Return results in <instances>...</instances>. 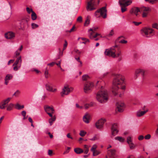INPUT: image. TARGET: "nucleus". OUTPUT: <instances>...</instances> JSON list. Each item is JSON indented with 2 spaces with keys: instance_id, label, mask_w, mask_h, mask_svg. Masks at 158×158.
Listing matches in <instances>:
<instances>
[{
  "instance_id": "nucleus-1",
  "label": "nucleus",
  "mask_w": 158,
  "mask_h": 158,
  "mask_svg": "<svg viewBox=\"0 0 158 158\" xmlns=\"http://www.w3.org/2000/svg\"><path fill=\"white\" fill-rule=\"evenodd\" d=\"M124 80V77L120 74L114 76L112 86V92L114 96L119 94V97H121L123 94L126 89Z\"/></svg>"
},
{
  "instance_id": "nucleus-2",
  "label": "nucleus",
  "mask_w": 158,
  "mask_h": 158,
  "mask_svg": "<svg viewBox=\"0 0 158 158\" xmlns=\"http://www.w3.org/2000/svg\"><path fill=\"white\" fill-rule=\"evenodd\" d=\"M121 52L119 47L116 45L112 47L106 49L104 52L105 55L109 57L115 58L118 57L121 54Z\"/></svg>"
},
{
  "instance_id": "nucleus-3",
  "label": "nucleus",
  "mask_w": 158,
  "mask_h": 158,
  "mask_svg": "<svg viewBox=\"0 0 158 158\" xmlns=\"http://www.w3.org/2000/svg\"><path fill=\"white\" fill-rule=\"evenodd\" d=\"M97 100L101 103L106 102L108 99V94L106 90L99 91L96 95Z\"/></svg>"
},
{
  "instance_id": "nucleus-4",
  "label": "nucleus",
  "mask_w": 158,
  "mask_h": 158,
  "mask_svg": "<svg viewBox=\"0 0 158 158\" xmlns=\"http://www.w3.org/2000/svg\"><path fill=\"white\" fill-rule=\"evenodd\" d=\"M44 109L45 112L51 117L49 119V122L51 126L52 124V123L55 121L56 117L55 116H53L52 114L54 113V110L52 106H49L48 105L45 106L44 107Z\"/></svg>"
},
{
  "instance_id": "nucleus-5",
  "label": "nucleus",
  "mask_w": 158,
  "mask_h": 158,
  "mask_svg": "<svg viewBox=\"0 0 158 158\" xmlns=\"http://www.w3.org/2000/svg\"><path fill=\"white\" fill-rule=\"evenodd\" d=\"M99 2V0H91L87 4V9L88 11L96 9L95 7Z\"/></svg>"
},
{
  "instance_id": "nucleus-6",
  "label": "nucleus",
  "mask_w": 158,
  "mask_h": 158,
  "mask_svg": "<svg viewBox=\"0 0 158 158\" xmlns=\"http://www.w3.org/2000/svg\"><path fill=\"white\" fill-rule=\"evenodd\" d=\"M106 11V7H103L97 10L96 11L95 14L97 17H99L100 16H98V14L100 13V16H102L104 19H105L107 17Z\"/></svg>"
},
{
  "instance_id": "nucleus-7",
  "label": "nucleus",
  "mask_w": 158,
  "mask_h": 158,
  "mask_svg": "<svg viewBox=\"0 0 158 158\" xmlns=\"http://www.w3.org/2000/svg\"><path fill=\"white\" fill-rule=\"evenodd\" d=\"M22 62V60L21 56H20L15 61L13 64L14 66L13 69L15 71H17L18 70L21 66Z\"/></svg>"
},
{
  "instance_id": "nucleus-8",
  "label": "nucleus",
  "mask_w": 158,
  "mask_h": 158,
  "mask_svg": "<svg viewBox=\"0 0 158 158\" xmlns=\"http://www.w3.org/2000/svg\"><path fill=\"white\" fill-rule=\"evenodd\" d=\"M151 11V9L148 7L142 6L140 8V11L143 12L142 17L143 18L147 17L149 12Z\"/></svg>"
},
{
  "instance_id": "nucleus-9",
  "label": "nucleus",
  "mask_w": 158,
  "mask_h": 158,
  "mask_svg": "<svg viewBox=\"0 0 158 158\" xmlns=\"http://www.w3.org/2000/svg\"><path fill=\"white\" fill-rule=\"evenodd\" d=\"M28 20V19L27 18L22 19L21 20L20 23V29L23 30L27 27L28 26L27 22Z\"/></svg>"
},
{
  "instance_id": "nucleus-10",
  "label": "nucleus",
  "mask_w": 158,
  "mask_h": 158,
  "mask_svg": "<svg viewBox=\"0 0 158 158\" xmlns=\"http://www.w3.org/2000/svg\"><path fill=\"white\" fill-rule=\"evenodd\" d=\"M142 31L144 33L147 37H150L151 35H153L152 34L154 33V30L150 28H144L142 30Z\"/></svg>"
},
{
  "instance_id": "nucleus-11",
  "label": "nucleus",
  "mask_w": 158,
  "mask_h": 158,
  "mask_svg": "<svg viewBox=\"0 0 158 158\" xmlns=\"http://www.w3.org/2000/svg\"><path fill=\"white\" fill-rule=\"evenodd\" d=\"M106 120L105 119H101L98 120L95 123L96 128L98 129L102 128Z\"/></svg>"
},
{
  "instance_id": "nucleus-12",
  "label": "nucleus",
  "mask_w": 158,
  "mask_h": 158,
  "mask_svg": "<svg viewBox=\"0 0 158 158\" xmlns=\"http://www.w3.org/2000/svg\"><path fill=\"white\" fill-rule=\"evenodd\" d=\"M94 86L92 82H87L85 84L84 87V91L85 93H88V91L91 90Z\"/></svg>"
},
{
  "instance_id": "nucleus-13",
  "label": "nucleus",
  "mask_w": 158,
  "mask_h": 158,
  "mask_svg": "<svg viewBox=\"0 0 158 158\" xmlns=\"http://www.w3.org/2000/svg\"><path fill=\"white\" fill-rule=\"evenodd\" d=\"M70 92V89L68 86H64L62 89V91L60 93L61 97H64V95H68Z\"/></svg>"
},
{
  "instance_id": "nucleus-14",
  "label": "nucleus",
  "mask_w": 158,
  "mask_h": 158,
  "mask_svg": "<svg viewBox=\"0 0 158 158\" xmlns=\"http://www.w3.org/2000/svg\"><path fill=\"white\" fill-rule=\"evenodd\" d=\"M11 99V98H8L2 101L0 104V108L2 109H4L6 107L5 105L10 102Z\"/></svg>"
},
{
  "instance_id": "nucleus-15",
  "label": "nucleus",
  "mask_w": 158,
  "mask_h": 158,
  "mask_svg": "<svg viewBox=\"0 0 158 158\" xmlns=\"http://www.w3.org/2000/svg\"><path fill=\"white\" fill-rule=\"evenodd\" d=\"M118 126L117 124H113L111 127L112 135L113 136H115L117 134L118 130Z\"/></svg>"
},
{
  "instance_id": "nucleus-16",
  "label": "nucleus",
  "mask_w": 158,
  "mask_h": 158,
  "mask_svg": "<svg viewBox=\"0 0 158 158\" xmlns=\"http://www.w3.org/2000/svg\"><path fill=\"white\" fill-rule=\"evenodd\" d=\"M140 12V9L138 7H134L132 8L130 11L131 14H134L136 16L138 15V13Z\"/></svg>"
},
{
  "instance_id": "nucleus-17",
  "label": "nucleus",
  "mask_w": 158,
  "mask_h": 158,
  "mask_svg": "<svg viewBox=\"0 0 158 158\" xmlns=\"http://www.w3.org/2000/svg\"><path fill=\"white\" fill-rule=\"evenodd\" d=\"M141 74L143 76L145 75V71L143 69H137L135 70V77L136 78L138 76L139 74Z\"/></svg>"
},
{
  "instance_id": "nucleus-18",
  "label": "nucleus",
  "mask_w": 158,
  "mask_h": 158,
  "mask_svg": "<svg viewBox=\"0 0 158 158\" xmlns=\"http://www.w3.org/2000/svg\"><path fill=\"white\" fill-rule=\"evenodd\" d=\"M116 105L118 109V111L119 112H122L123 110V107L124 106V103L122 102H118Z\"/></svg>"
},
{
  "instance_id": "nucleus-19",
  "label": "nucleus",
  "mask_w": 158,
  "mask_h": 158,
  "mask_svg": "<svg viewBox=\"0 0 158 158\" xmlns=\"http://www.w3.org/2000/svg\"><path fill=\"white\" fill-rule=\"evenodd\" d=\"M89 37L91 39H93L94 38H95L98 36H100V38H102V36L101 34L97 33H93V32H90L89 34Z\"/></svg>"
},
{
  "instance_id": "nucleus-20",
  "label": "nucleus",
  "mask_w": 158,
  "mask_h": 158,
  "mask_svg": "<svg viewBox=\"0 0 158 158\" xmlns=\"http://www.w3.org/2000/svg\"><path fill=\"white\" fill-rule=\"evenodd\" d=\"M5 37L7 39H11L15 36V34L12 32H9L5 34Z\"/></svg>"
},
{
  "instance_id": "nucleus-21",
  "label": "nucleus",
  "mask_w": 158,
  "mask_h": 158,
  "mask_svg": "<svg viewBox=\"0 0 158 158\" xmlns=\"http://www.w3.org/2000/svg\"><path fill=\"white\" fill-rule=\"evenodd\" d=\"M13 76L11 74H7L5 78V84L7 85L10 80H11Z\"/></svg>"
},
{
  "instance_id": "nucleus-22",
  "label": "nucleus",
  "mask_w": 158,
  "mask_h": 158,
  "mask_svg": "<svg viewBox=\"0 0 158 158\" xmlns=\"http://www.w3.org/2000/svg\"><path fill=\"white\" fill-rule=\"evenodd\" d=\"M116 151L114 149H110L108 151L107 154L110 157L114 156L115 155Z\"/></svg>"
},
{
  "instance_id": "nucleus-23",
  "label": "nucleus",
  "mask_w": 158,
  "mask_h": 158,
  "mask_svg": "<svg viewBox=\"0 0 158 158\" xmlns=\"http://www.w3.org/2000/svg\"><path fill=\"white\" fill-rule=\"evenodd\" d=\"M45 87L46 90L51 92H55L57 91V89H53L52 87L50 86L48 84H47L45 85Z\"/></svg>"
},
{
  "instance_id": "nucleus-24",
  "label": "nucleus",
  "mask_w": 158,
  "mask_h": 158,
  "mask_svg": "<svg viewBox=\"0 0 158 158\" xmlns=\"http://www.w3.org/2000/svg\"><path fill=\"white\" fill-rule=\"evenodd\" d=\"M148 109H147L146 110L141 111L139 110L137 112L136 115L138 117H141L143 115L145 114L148 111Z\"/></svg>"
},
{
  "instance_id": "nucleus-25",
  "label": "nucleus",
  "mask_w": 158,
  "mask_h": 158,
  "mask_svg": "<svg viewBox=\"0 0 158 158\" xmlns=\"http://www.w3.org/2000/svg\"><path fill=\"white\" fill-rule=\"evenodd\" d=\"M132 3V1L131 0H127L125 2L123 3H120V6H123L124 7L127 6L131 4Z\"/></svg>"
},
{
  "instance_id": "nucleus-26",
  "label": "nucleus",
  "mask_w": 158,
  "mask_h": 158,
  "mask_svg": "<svg viewBox=\"0 0 158 158\" xmlns=\"http://www.w3.org/2000/svg\"><path fill=\"white\" fill-rule=\"evenodd\" d=\"M74 152L77 154H80L83 153L84 151L80 148H76L74 149Z\"/></svg>"
},
{
  "instance_id": "nucleus-27",
  "label": "nucleus",
  "mask_w": 158,
  "mask_h": 158,
  "mask_svg": "<svg viewBox=\"0 0 158 158\" xmlns=\"http://www.w3.org/2000/svg\"><path fill=\"white\" fill-rule=\"evenodd\" d=\"M89 115L88 114H85L83 117V120L85 123H89Z\"/></svg>"
},
{
  "instance_id": "nucleus-28",
  "label": "nucleus",
  "mask_w": 158,
  "mask_h": 158,
  "mask_svg": "<svg viewBox=\"0 0 158 158\" xmlns=\"http://www.w3.org/2000/svg\"><path fill=\"white\" fill-rule=\"evenodd\" d=\"M90 23V17L89 16H87L85 22L84 23V25L85 26H87Z\"/></svg>"
},
{
  "instance_id": "nucleus-29",
  "label": "nucleus",
  "mask_w": 158,
  "mask_h": 158,
  "mask_svg": "<svg viewBox=\"0 0 158 158\" xmlns=\"http://www.w3.org/2000/svg\"><path fill=\"white\" fill-rule=\"evenodd\" d=\"M98 27H93L92 28H91L89 29L88 30V32H89H89H93V33H95L94 31H96L97 29H98Z\"/></svg>"
},
{
  "instance_id": "nucleus-30",
  "label": "nucleus",
  "mask_w": 158,
  "mask_h": 158,
  "mask_svg": "<svg viewBox=\"0 0 158 158\" xmlns=\"http://www.w3.org/2000/svg\"><path fill=\"white\" fill-rule=\"evenodd\" d=\"M75 53H77L78 55H80L81 53V52L78 49L75 48L73 51L72 52L71 54H73Z\"/></svg>"
},
{
  "instance_id": "nucleus-31",
  "label": "nucleus",
  "mask_w": 158,
  "mask_h": 158,
  "mask_svg": "<svg viewBox=\"0 0 158 158\" xmlns=\"http://www.w3.org/2000/svg\"><path fill=\"white\" fill-rule=\"evenodd\" d=\"M84 153L85 154L88 153L89 151V148L88 146L86 145H84Z\"/></svg>"
},
{
  "instance_id": "nucleus-32",
  "label": "nucleus",
  "mask_w": 158,
  "mask_h": 158,
  "mask_svg": "<svg viewBox=\"0 0 158 158\" xmlns=\"http://www.w3.org/2000/svg\"><path fill=\"white\" fill-rule=\"evenodd\" d=\"M15 108L18 110H20L24 108L23 105H20L19 104L17 103L15 105Z\"/></svg>"
},
{
  "instance_id": "nucleus-33",
  "label": "nucleus",
  "mask_w": 158,
  "mask_h": 158,
  "mask_svg": "<svg viewBox=\"0 0 158 158\" xmlns=\"http://www.w3.org/2000/svg\"><path fill=\"white\" fill-rule=\"evenodd\" d=\"M31 18L33 20H35L37 18L36 15L34 12H32V13H31Z\"/></svg>"
},
{
  "instance_id": "nucleus-34",
  "label": "nucleus",
  "mask_w": 158,
  "mask_h": 158,
  "mask_svg": "<svg viewBox=\"0 0 158 158\" xmlns=\"http://www.w3.org/2000/svg\"><path fill=\"white\" fill-rule=\"evenodd\" d=\"M14 104H13L11 103H10L7 108V110L8 111L11 110Z\"/></svg>"
},
{
  "instance_id": "nucleus-35",
  "label": "nucleus",
  "mask_w": 158,
  "mask_h": 158,
  "mask_svg": "<svg viewBox=\"0 0 158 158\" xmlns=\"http://www.w3.org/2000/svg\"><path fill=\"white\" fill-rule=\"evenodd\" d=\"M115 139L116 140H118L120 142H123L124 141V139L121 137L118 136L115 137Z\"/></svg>"
},
{
  "instance_id": "nucleus-36",
  "label": "nucleus",
  "mask_w": 158,
  "mask_h": 158,
  "mask_svg": "<svg viewBox=\"0 0 158 158\" xmlns=\"http://www.w3.org/2000/svg\"><path fill=\"white\" fill-rule=\"evenodd\" d=\"M44 75L45 77L46 78H48V70L47 68H46L45 71L44 72Z\"/></svg>"
},
{
  "instance_id": "nucleus-37",
  "label": "nucleus",
  "mask_w": 158,
  "mask_h": 158,
  "mask_svg": "<svg viewBox=\"0 0 158 158\" xmlns=\"http://www.w3.org/2000/svg\"><path fill=\"white\" fill-rule=\"evenodd\" d=\"M89 78V76L88 75L85 74L82 76V79L83 81L86 80Z\"/></svg>"
},
{
  "instance_id": "nucleus-38",
  "label": "nucleus",
  "mask_w": 158,
  "mask_h": 158,
  "mask_svg": "<svg viewBox=\"0 0 158 158\" xmlns=\"http://www.w3.org/2000/svg\"><path fill=\"white\" fill-rule=\"evenodd\" d=\"M32 29H35L39 27V25L35 23H32L31 25Z\"/></svg>"
},
{
  "instance_id": "nucleus-39",
  "label": "nucleus",
  "mask_w": 158,
  "mask_h": 158,
  "mask_svg": "<svg viewBox=\"0 0 158 158\" xmlns=\"http://www.w3.org/2000/svg\"><path fill=\"white\" fill-rule=\"evenodd\" d=\"M26 10H27V13L28 14H30L31 12V13H32V12H34V11H33L32 9L28 7H27L26 8Z\"/></svg>"
},
{
  "instance_id": "nucleus-40",
  "label": "nucleus",
  "mask_w": 158,
  "mask_h": 158,
  "mask_svg": "<svg viewBox=\"0 0 158 158\" xmlns=\"http://www.w3.org/2000/svg\"><path fill=\"white\" fill-rule=\"evenodd\" d=\"M129 144L131 149H133L135 148V146L132 142L129 143Z\"/></svg>"
},
{
  "instance_id": "nucleus-41",
  "label": "nucleus",
  "mask_w": 158,
  "mask_h": 158,
  "mask_svg": "<svg viewBox=\"0 0 158 158\" xmlns=\"http://www.w3.org/2000/svg\"><path fill=\"white\" fill-rule=\"evenodd\" d=\"M97 146L96 144H95L94 145L93 147H92L91 149V151L92 152L94 151H95V150H96L95 149L97 148Z\"/></svg>"
},
{
  "instance_id": "nucleus-42",
  "label": "nucleus",
  "mask_w": 158,
  "mask_h": 158,
  "mask_svg": "<svg viewBox=\"0 0 158 158\" xmlns=\"http://www.w3.org/2000/svg\"><path fill=\"white\" fill-rule=\"evenodd\" d=\"M86 134V132H85L83 131H81L80 132V135L81 136L83 137Z\"/></svg>"
},
{
  "instance_id": "nucleus-43",
  "label": "nucleus",
  "mask_w": 158,
  "mask_h": 158,
  "mask_svg": "<svg viewBox=\"0 0 158 158\" xmlns=\"http://www.w3.org/2000/svg\"><path fill=\"white\" fill-rule=\"evenodd\" d=\"M121 7V11L122 12H124L127 10V8L125 7H124L123 6H120Z\"/></svg>"
},
{
  "instance_id": "nucleus-44",
  "label": "nucleus",
  "mask_w": 158,
  "mask_h": 158,
  "mask_svg": "<svg viewBox=\"0 0 158 158\" xmlns=\"http://www.w3.org/2000/svg\"><path fill=\"white\" fill-rule=\"evenodd\" d=\"M64 42H65V43L64 45L63 50H65L66 49V48L68 45V43L66 40H65Z\"/></svg>"
},
{
  "instance_id": "nucleus-45",
  "label": "nucleus",
  "mask_w": 158,
  "mask_h": 158,
  "mask_svg": "<svg viewBox=\"0 0 158 158\" xmlns=\"http://www.w3.org/2000/svg\"><path fill=\"white\" fill-rule=\"evenodd\" d=\"M70 148H71L70 147H68L67 148V149L64 152L63 154H65L68 153L69 152V150L70 149Z\"/></svg>"
},
{
  "instance_id": "nucleus-46",
  "label": "nucleus",
  "mask_w": 158,
  "mask_h": 158,
  "mask_svg": "<svg viewBox=\"0 0 158 158\" xmlns=\"http://www.w3.org/2000/svg\"><path fill=\"white\" fill-rule=\"evenodd\" d=\"M93 152V155L94 156H96L98 155V154H99V152H98L97 151L95 150Z\"/></svg>"
},
{
  "instance_id": "nucleus-47",
  "label": "nucleus",
  "mask_w": 158,
  "mask_h": 158,
  "mask_svg": "<svg viewBox=\"0 0 158 158\" xmlns=\"http://www.w3.org/2000/svg\"><path fill=\"white\" fill-rule=\"evenodd\" d=\"M127 142L129 144L131 143H132V140L131 138L130 137H128L127 138Z\"/></svg>"
},
{
  "instance_id": "nucleus-48",
  "label": "nucleus",
  "mask_w": 158,
  "mask_h": 158,
  "mask_svg": "<svg viewBox=\"0 0 158 158\" xmlns=\"http://www.w3.org/2000/svg\"><path fill=\"white\" fill-rule=\"evenodd\" d=\"M158 26V24L157 23H155L152 24V27L155 28H156V29L158 30V28L157 27Z\"/></svg>"
},
{
  "instance_id": "nucleus-49",
  "label": "nucleus",
  "mask_w": 158,
  "mask_h": 158,
  "mask_svg": "<svg viewBox=\"0 0 158 158\" xmlns=\"http://www.w3.org/2000/svg\"><path fill=\"white\" fill-rule=\"evenodd\" d=\"M93 106L92 104H86L85 106V108L86 109H88L89 107L91 106Z\"/></svg>"
},
{
  "instance_id": "nucleus-50",
  "label": "nucleus",
  "mask_w": 158,
  "mask_h": 158,
  "mask_svg": "<svg viewBox=\"0 0 158 158\" xmlns=\"http://www.w3.org/2000/svg\"><path fill=\"white\" fill-rule=\"evenodd\" d=\"M151 136L150 134H148L145 136L144 138L146 139H149L151 138Z\"/></svg>"
},
{
  "instance_id": "nucleus-51",
  "label": "nucleus",
  "mask_w": 158,
  "mask_h": 158,
  "mask_svg": "<svg viewBox=\"0 0 158 158\" xmlns=\"http://www.w3.org/2000/svg\"><path fill=\"white\" fill-rule=\"evenodd\" d=\"M77 21L78 22H81L82 21V17L81 16H79L77 19Z\"/></svg>"
},
{
  "instance_id": "nucleus-52",
  "label": "nucleus",
  "mask_w": 158,
  "mask_h": 158,
  "mask_svg": "<svg viewBox=\"0 0 158 158\" xmlns=\"http://www.w3.org/2000/svg\"><path fill=\"white\" fill-rule=\"evenodd\" d=\"M119 43L122 44H126L127 43V41L124 40H122L119 41Z\"/></svg>"
},
{
  "instance_id": "nucleus-53",
  "label": "nucleus",
  "mask_w": 158,
  "mask_h": 158,
  "mask_svg": "<svg viewBox=\"0 0 158 158\" xmlns=\"http://www.w3.org/2000/svg\"><path fill=\"white\" fill-rule=\"evenodd\" d=\"M114 31L113 30H112L110 32V33L108 34V36H111L113 35L114 34Z\"/></svg>"
},
{
  "instance_id": "nucleus-54",
  "label": "nucleus",
  "mask_w": 158,
  "mask_h": 158,
  "mask_svg": "<svg viewBox=\"0 0 158 158\" xmlns=\"http://www.w3.org/2000/svg\"><path fill=\"white\" fill-rule=\"evenodd\" d=\"M132 23H134L135 26H138L139 24H141L142 23L141 22H137L135 21H133L132 22Z\"/></svg>"
},
{
  "instance_id": "nucleus-55",
  "label": "nucleus",
  "mask_w": 158,
  "mask_h": 158,
  "mask_svg": "<svg viewBox=\"0 0 158 158\" xmlns=\"http://www.w3.org/2000/svg\"><path fill=\"white\" fill-rule=\"evenodd\" d=\"M53 153L52 151L51 150H48V155L50 156L52 155Z\"/></svg>"
},
{
  "instance_id": "nucleus-56",
  "label": "nucleus",
  "mask_w": 158,
  "mask_h": 158,
  "mask_svg": "<svg viewBox=\"0 0 158 158\" xmlns=\"http://www.w3.org/2000/svg\"><path fill=\"white\" fill-rule=\"evenodd\" d=\"M21 114L23 117L26 116V111L25 110L21 112Z\"/></svg>"
},
{
  "instance_id": "nucleus-57",
  "label": "nucleus",
  "mask_w": 158,
  "mask_h": 158,
  "mask_svg": "<svg viewBox=\"0 0 158 158\" xmlns=\"http://www.w3.org/2000/svg\"><path fill=\"white\" fill-rule=\"evenodd\" d=\"M56 64V62H51L50 63L48 64H47L48 65L50 66H53L55 64Z\"/></svg>"
},
{
  "instance_id": "nucleus-58",
  "label": "nucleus",
  "mask_w": 158,
  "mask_h": 158,
  "mask_svg": "<svg viewBox=\"0 0 158 158\" xmlns=\"http://www.w3.org/2000/svg\"><path fill=\"white\" fill-rule=\"evenodd\" d=\"M138 139L139 140H142L144 139V136L142 135H140L138 138Z\"/></svg>"
},
{
  "instance_id": "nucleus-59",
  "label": "nucleus",
  "mask_w": 158,
  "mask_h": 158,
  "mask_svg": "<svg viewBox=\"0 0 158 158\" xmlns=\"http://www.w3.org/2000/svg\"><path fill=\"white\" fill-rule=\"evenodd\" d=\"M20 92L19 90H17L15 93H14L13 96H18Z\"/></svg>"
},
{
  "instance_id": "nucleus-60",
  "label": "nucleus",
  "mask_w": 158,
  "mask_h": 158,
  "mask_svg": "<svg viewBox=\"0 0 158 158\" xmlns=\"http://www.w3.org/2000/svg\"><path fill=\"white\" fill-rule=\"evenodd\" d=\"M157 0H150L149 1V3H152V4H154L157 1Z\"/></svg>"
},
{
  "instance_id": "nucleus-61",
  "label": "nucleus",
  "mask_w": 158,
  "mask_h": 158,
  "mask_svg": "<svg viewBox=\"0 0 158 158\" xmlns=\"http://www.w3.org/2000/svg\"><path fill=\"white\" fill-rule=\"evenodd\" d=\"M76 107L77 108L80 109H82L83 108V106H80L77 103L76 104Z\"/></svg>"
},
{
  "instance_id": "nucleus-62",
  "label": "nucleus",
  "mask_w": 158,
  "mask_h": 158,
  "mask_svg": "<svg viewBox=\"0 0 158 158\" xmlns=\"http://www.w3.org/2000/svg\"><path fill=\"white\" fill-rule=\"evenodd\" d=\"M32 71H33L37 73H38L40 72L38 70H37L35 69H32Z\"/></svg>"
},
{
  "instance_id": "nucleus-63",
  "label": "nucleus",
  "mask_w": 158,
  "mask_h": 158,
  "mask_svg": "<svg viewBox=\"0 0 158 158\" xmlns=\"http://www.w3.org/2000/svg\"><path fill=\"white\" fill-rule=\"evenodd\" d=\"M75 27L74 26L69 31V32H71L74 31V29H75Z\"/></svg>"
},
{
  "instance_id": "nucleus-64",
  "label": "nucleus",
  "mask_w": 158,
  "mask_h": 158,
  "mask_svg": "<svg viewBox=\"0 0 158 158\" xmlns=\"http://www.w3.org/2000/svg\"><path fill=\"white\" fill-rule=\"evenodd\" d=\"M20 52L19 51L17 50V51H16L15 52V54L16 55V56H19L20 53Z\"/></svg>"
}]
</instances>
